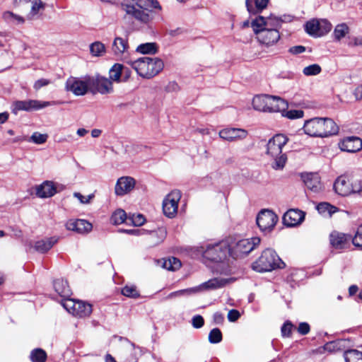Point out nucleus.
Masks as SVG:
<instances>
[{"label": "nucleus", "instance_id": "1", "mask_svg": "<svg viewBox=\"0 0 362 362\" xmlns=\"http://www.w3.org/2000/svg\"><path fill=\"white\" fill-rule=\"evenodd\" d=\"M285 22L282 18L274 15L264 17L258 16L251 21V27L257 42L269 47L275 45L281 38L280 29Z\"/></svg>", "mask_w": 362, "mask_h": 362}, {"label": "nucleus", "instance_id": "2", "mask_svg": "<svg viewBox=\"0 0 362 362\" xmlns=\"http://www.w3.org/2000/svg\"><path fill=\"white\" fill-rule=\"evenodd\" d=\"M120 8L124 12V18L148 24L153 20L152 9L161 11L157 0H123Z\"/></svg>", "mask_w": 362, "mask_h": 362}, {"label": "nucleus", "instance_id": "3", "mask_svg": "<svg viewBox=\"0 0 362 362\" xmlns=\"http://www.w3.org/2000/svg\"><path fill=\"white\" fill-rule=\"evenodd\" d=\"M130 64L140 76L146 78L154 77L164 67L163 62L158 57H143L131 62Z\"/></svg>", "mask_w": 362, "mask_h": 362}, {"label": "nucleus", "instance_id": "4", "mask_svg": "<svg viewBox=\"0 0 362 362\" xmlns=\"http://www.w3.org/2000/svg\"><path fill=\"white\" fill-rule=\"evenodd\" d=\"M285 264L276 252L270 248L264 250L261 256L252 264L254 270L258 272H270L276 268L284 267Z\"/></svg>", "mask_w": 362, "mask_h": 362}, {"label": "nucleus", "instance_id": "5", "mask_svg": "<svg viewBox=\"0 0 362 362\" xmlns=\"http://www.w3.org/2000/svg\"><path fill=\"white\" fill-rule=\"evenodd\" d=\"M259 243L260 238L258 237L252 239H243L235 243H229V255L234 259L242 257L250 253Z\"/></svg>", "mask_w": 362, "mask_h": 362}, {"label": "nucleus", "instance_id": "6", "mask_svg": "<svg viewBox=\"0 0 362 362\" xmlns=\"http://www.w3.org/2000/svg\"><path fill=\"white\" fill-rule=\"evenodd\" d=\"M229 243L223 241L214 245L208 246L203 253L204 258L212 262H222L229 255Z\"/></svg>", "mask_w": 362, "mask_h": 362}, {"label": "nucleus", "instance_id": "7", "mask_svg": "<svg viewBox=\"0 0 362 362\" xmlns=\"http://www.w3.org/2000/svg\"><path fill=\"white\" fill-rule=\"evenodd\" d=\"M89 79L90 76H86L83 79L71 76L66 81L65 88L75 95H84L89 89L90 90Z\"/></svg>", "mask_w": 362, "mask_h": 362}, {"label": "nucleus", "instance_id": "8", "mask_svg": "<svg viewBox=\"0 0 362 362\" xmlns=\"http://www.w3.org/2000/svg\"><path fill=\"white\" fill-rule=\"evenodd\" d=\"M62 305L68 312L79 317L88 316L92 312L91 305L81 300L67 298L64 300Z\"/></svg>", "mask_w": 362, "mask_h": 362}, {"label": "nucleus", "instance_id": "9", "mask_svg": "<svg viewBox=\"0 0 362 362\" xmlns=\"http://www.w3.org/2000/svg\"><path fill=\"white\" fill-rule=\"evenodd\" d=\"M331 29L332 24L326 19H313L308 21L305 25L306 33L314 37L323 36Z\"/></svg>", "mask_w": 362, "mask_h": 362}, {"label": "nucleus", "instance_id": "10", "mask_svg": "<svg viewBox=\"0 0 362 362\" xmlns=\"http://www.w3.org/2000/svg\"><path fill=\"white\" fill-rule=\"evenodd\" d=\"M56 101H40L37 100H18L13 104V112L24 110L27 112L40 110L48 106L54 105Z\"/></svg>", "mask_w": 362, "mask_h": 362}, {"label": "nucleus", "instance_id": "11", "mask_svg": "<svg viewBox=\"0 0 362 362\" xmlns=\"http://www.w3.org/2000/svg\"><path fill=\"white\" fill-rule=\"evenodd\" d=\"M180 198L181 192L179 190H173L165 197L163 202V210L166 216L173 218L177 214Z\"/></svg>", "mask_w": 362, "mask_h": 362}, {"label": "nucleus", "instance_id": "12", "mask_svg": "<svg viewBox=\"0 0 362 362\" xmlns=\"http://www.w3.org/2000/svg\"><path fill=\"white\" fill-rule=\"evenodd\" d=\"M90 91L93 93L98 92L103 95L110 94L113 93L114 88L112 82L107 78L96 76L90 77Z\"/></svg>", "mask_w": 362, "mask_h": 362}, {"label": "nucleus", "instance_id": "13", "mask_svg": "<svg viewBox=\"0 0 362 362\" xmlns=\"http://www.w3.org/2000/svg\"><path fill=\"white\" fill-rule=\"evenodd\" d=\"M277 221V216L269 209L261 211L257 217V224L262 231L271 230Z\"/></svg>", "mask_w": 362, "mask_h": 362}, {"label": "nucleus", "instance_id": "14", "mask_svg": "<svg viewBox=\"0 0 362 362\" xmlns=\"http://www.w3.org/2000/svg\"><path fill=\"white\" fill-rule=\"evenodd\" d=\"M288 138L284 134H276L267 143V153L277 156L282 153V147L287 143Z\"/></svg>", "mask_w": 362, "mask_h": 362}, {"label": "nucleus", "instance_id": "15", "mask_svg": "<svg viewBox=\"0 0 362 362\" xmlns=\"http://www.w3.org/2000/svg\"><path fill=\"white\" fill-rule=\"evenodd\" d=\"M135 180L129 176L119 177L115 187V192L117 196H124L129 193L135 187Z\"/></svg>", "mask_w": 362, "mask_h": 362}, {"label": "nucleus", "instance_id": "16", "mask_svg": "<svg viewBox=\"0 0 362 362\" xmlns=\"http://www.w3.org/2000/svg\"><path fill=\"white\" fill-rule=\"evenodd\" d=\"M219 136L228 141L242 140L247 136V132L240 128H226L218 133Z\"/></svg>", "mask_w": 362, "mask_h": 362}, {"label": "nucleus", "instance_id": "17", "mask_svg": "<svg viewBox=\"0 0 362 362\" xmlns=\"http://www.w3.org/2000/svg\"><path fill=\"white\" fill-rule=\"evenodd\" d=\"M236 280L235 278H223V277H217L209 279V281L203 283L197 288L201 290H215L218 288H223Z\"/></svg>", "mask_w": 362, "mask_h": 362}, {"label": "nucleus", "instance_id": "18", "mask_svg": "<svg viewBox=\"0 0 362 362\" xmlns=\"http://www.w3.org/2000/svg\"><path fill=\"white\" fill-rule=\"evenodd\" d=\"M305 218L304 213L298 209H290L283 216L284 223L287 226H296L300 224Z\"/></svg>", "mask_w": 362, "mask_h": 362}, {"label": "nucleus", "instance_id": "19", "mask_svg": "<svg viewBox=\"0 0 362 362\" xmlns=\"http://www.w3.org/2000/svg\"><path fill=\"white\" fill-rule=\"evenodd\" d=\"M267 112H279L285 111L288 108V103L283 98L277 96L269 95L267 99Z\"/></svg>", "mask_w": 362, "mask_h": 362}, {"label": "nucleus", "instance_id": "20", "mask_svg": "<svg viewBox=\"0 0 362 362\" xmlns=\"http://www.w3.org/2000/svg\"><path fill=\"white\" fill-rule=\"evenodd\" d=\"M351 236L338 232H333L330 235V243L337 250L347 248L350 245Z\"/></svg>", "mask_w": 362, "mask_h": 362}, {"label": "nucleus", "instance_id": "21", "mask_svg": "<svg viewBox=\"0 0 362 362\" xmlns=\"http://www.w3.org/2000/svg\"><path fill=\"white\" fill-rule=\"evenodd\" d=\"M341 151L356 153L362 149V140L357 136H350L344 139L340 144Z\"/></svg>", "mask_w": 362, "mask_h": 362}, {"label": "nucleus", "instance_id": "22", "mask_svg": "<svg viewBox=\"0 0 362 362\" xmlns=\"http://www.w3.org/2000/svg\"><path fill=\"white\" fill-rule=\"evenodd\" d=\"M92 224L84 219L69 220L66 223V228L69 230L78 233H88L92 230Z\"/></svg>", "mask_w": 362, "mask_h": 362}, {"label": "nucleus", "instance_id": "23", "mask_svg": "<svg viewBox=\"0 0 362 362\" xmlns=\"http://www.w3.org/2000/svg\"><path fill=\"white\" fill-rule=\"evenodd\" d=\"M322 118L315 117L305 121L303 129L306 134L311 136L321 137Z\"/></svg>", "mask_w": 362, "mask_h": 362}, {"label": "nucleus", "instance_id": "24", "mask_svg": "<svg viewBox=\"0 0 362 362\" xmlns=\"http://www.w3.org/2000/svg\"><path fill=\"white\" fill-rule=\"evenodd\" d=\"M111 49L115 57L122 58L128 52L129 43L127 39L121 37H115L112 42Z\"/></svg>", "mask_w": 362, "mask_h": 362}, {"label": "nucleus", "instance_id": "25", "mask_svg": "<svg viewBox=\"0 0 362 362\" xmlns=\"http://www.w3.org/2000/svg\"><path fill=\"white\" fill-rule=\"evenodd\" d=\"M57 193V188L52 181H45L36 187V195L40 198H48Z\"/></svg>", "mask_w": 362, "mask_h": 362}, {"label": "nucleus", "instance_id": "26", "mask_svg": "<svg viewBox=\"0 0 362 362\" xmlns=\"http://www.w3.org/2000/svg\"><path fill=\"white\" fill-rule=\"evenodd\" d=\"M303 181L306 187L313 192L321 189V183L317 174L305 173L302 175Z\"/></svg>", "mask_w": 362, "mask_h": 362}, {"label": "nucleus", "instance_id": "27", "mask_svg": "<svg viewBox=\"0 0 362 362\" xmlns=\"http://www.w3.org/2000/svg\"><path fill=\"white\" fill-rule=\"evenodd\" d=\"M321 137H327L338 133L339 127L337 124L329 118H322Z\"/></svg>", "mask_w": 362, "mask_h": 362}, {"label": "nucleus", "instance_id": "28", "mask_svg": "<svg viewBox=\"0 0 362 362\" xmlns=\"http://www.w3.org/2000/svg\"><path fill=\"white\" fill-rule=\"evenodd\" d=\"M269 0H246L247 10L251 14L261 13L267 7Z\"/></svg>", "mask_w": 362, "mask_h": 362}, {"label": "nucleus", "instance_id": "29", "mask_svg": "<svg viewBox=\"0 0 362 362\" xmlns=\"http://www.w3.org/2000/svg\"><path fill=\"white\" fill-rule=\"evenodd\" d=\"M334 188L336 192L341 196H347L351 194L350 182L345 177H339L334 184Z\"/></svg>", "mask_w": 362, "mask_h": 362}, {"label": "nucleus", "instance_id": "30", "mask_svg": "<svg viewBox=\"0 0 362 362\" xmlns=\"http://www.w3.org/2000/svg\"><path fill=\"white\" fill-rule=\"evenodd\" d=\"M54 288L64 300L69 298L71 295V291L67 281L63 279H59L54 281Z\"/></svg>", "mask_w": 362, "mask_h": 362}, {"label": "nucleus", "instance_id": "31", "mask_svg": "<svg viewBox=\"0 0 362 362\" xmlns=\"http://www.w3.org/2000/svg\"><path fill=\"white\" fill-rule=\"evenodd\" d=\"M57 242L54 237L36 241L34 245L35 250L40 253H45L49 251L53 245Z\"/></svg>", "mask_w": 362, "mask_h": 362}, {"label": "nucleus", "instance_id": "32", "mask_svg": "<svg viewBox=\"0 0 362 362\" xmlns=\"http://www.w3.org/2000/svg\"><path fill=\"white\" fill-rule=\"evenodd\" d=\"M124 70V66L121 64H115L109 71V79L112 82L119 83L122 81L121 77Z\"/></svg>", "mask_w": 362, "mask_h": 362}, {"label": "nucleus", "instance_id": "33", "mask_svg": "<svg viewBox=\"0 0 362 362\" xmlns=\"http://www.w3.org/2000/svg\"><path fill=\"white\" fill-rule=\"evenodd\" d=\"M136 51L143 54H154L158 52V47L156 42H146L139 45Z\"/></svg>", "mask_w": 362, "mask_h": 362}, {"label": "nucleus", "instance_id": "34", "mask_svg": "<svg viewBox=\"0 0 362 362\" xmlns=\"http://www.w3.org/2000/svg\"><path fill=\"white\" fill-rule=\"evenodd\" d=\"M268 95H257L252 100V106L255 110L267 112Z\"/></svg>", "mask_w": 362, "mask_h": 362}, {"label": "nucleus", "instance_id": "35", "mask_svg": "<svg viewBox=\"0 0 362 362\" xmlns=\"http://www.w3.org/2000/svg\"><path fill=\"white\" fill-rule=\"evenodd\" d=\"M317 211L325 216H331L334 214L337 209L334 206L331 205L327 202H321L316 207Z\"/></svg>", "mask_w": 362, "mask_h": 362}, {"label": "nucleus", "instance_id": "36", "mask_svg": "<svg viewBox=\"0 0 362 362\" xmlns=\"http://www.w3.org/2000/svg\"><path fill=\"white\" fill-rule=\"evenodd\" d=\"M181 267V262L176 257L162 259V267L168 270L175 271Z\"/></svg>", "mask_w": 362, "mask_h": 362}, {"label": "nucleus", "instance_id": "37", "mask_svg": "<svg viewBox=\"0 0 362 362\" xmlns=\"http://www.w3.org/2000/svg\"><path fill=\"white\" fill-rule=\"evenodd\" d=\"M344 356L346 362H362V352L356 349L346 351Z\"/></svg>", "mask_w": 362, "mask_h": 362}, {"label": "nucleus", "instance_id": "38", "mask_svg": "<svg viewBox=\"0 0 362 362\" xmlns=\"http://www.w3.org/2000/svg\"><path fill=\"white\" fill-rule=\"evenodd\" d=\"M90 52L94 57H101L105 53L106 48L103 43L96 41L90 45Z\"/></svg>", "mask_w": 362, "mask_h": 362}, {"label": "nucleus", "instance_id": "39", "mask_svg": "<svg viewBox=\"0 0 362 362\" xmlns=\"http://www.w3.org/2000/svg\"><path fill=\"white\" fill-rule=\"evenodd\" d=\"M349 32V28L345 23L337 25L334 30V36L336 40H341Z\"/></svg>", "mask_w": 362, "mask_h": 362}, {"label": "nucleus", "instance_id": "40", "mask_svg": "<svg viewBox=\"0 0 362 362\" xmlns=\"http://www.w3.org/2000/svg\"><path fill=\"white\" fill-rule=\"evenodd\" d=\"M127 219L126 212L122 209L116 210L111 216V221L115 225L122 224Z\"/></svg>", "mask_w": 362, "mask_h": 362}, {"label": "nucleus", "instance_id": "41", "mask_svg": "<svg viewBox=\"0 0 362 362\" xmlns=\"http://www.w3.org/2000/svg\"><path fill=\"white\" fill-rule=\"evenodd\" d=\"M2 17L4 20L8 23L17 22L18 24H23L25 22V20L22 16L15 14L11 11L4 12Z\"/></svg>", "mask_w": 362, "mask_h": 362}, {"label": "nucleus", "instance_id": "42", "mask_svg": "<svg viewBox=\"0 0 362 362\" xmlns=\"http://www.w3.org/2000/svg\"><path fill=\"white\" fill-rule=\"evenodd\" d=\"M199 291V288H194V287L182 289V290H179V291L170 293L168 296L167 298H172L179 297V296H189V295L196 293Z\"/></svg>", "mask_w": 362, "mask_h": 362}, {"label": "nucleus", "instance_id": "43", "mask_svg": "<svg viewBox=\"0 0 362 362\" xmlns=\"http://www.w3.org/2000/svg\"><path fill=\"white\" fill-rule=\"evenodd\" d=\"M47 354L41 349H34L30 354V359L33 362H45Z\"/></svg>", "mask_w": 362, "mask_h": 362}, {"label": "nucleus", "instance_id": "44", "mask_svg": "<svg viewBox=\"0 0 362 362\" xmlns=\"http://www.w3.org/2000/svg\"><path fill=\"white\" fill-rule=\"evenodd\" d=\"M274 158V162L272 163V167L274 170H281L285 166L287 158L285 154L282 153L277 156H272Z\"/></svg>", "mask_w": 362, "mask_h": 362}, {"label": "nucleus", "instance_id": "45", "mask_svg": "<svg viewBox=\"0 0 362 362\" xmlns=\"http://www.w3.org/2000/svg\"><path fill=\"white\" fill-rule=\"evenodd\" d=\"M122 295L129 298H137L139 296V293L136 289V287L134 285H126L122 289Z\"/></svg>", "mask_w": 362, "mask_h": 362}, {"label": "nucleus", "instance_id": "46", "mask_svg": "<svg viewBox=\"0 0 362 362\" xmlns=\"http://www.w3.org/2000/svg\"><path fill=\"white\" fill-rule=\"evenodd\" d=\"M322 71L321 66L317 64H313L305 66L303 69V73L305 76H316Z\"/></svg>", "mask_w": 362, "mask_h": 362}, {"label": "nucleus", "instance_id": "47", "mask_svg": "<svg viewBox=\"0 0 362 362\" xmlns=\"http://www.w3.org/2000/svg\"><path fill=\"white\" fill-rule=\"evenodd\" d=\"M29 1L32 4L30 12V15L32 16L37 15L40 10L45 8V4L42 0H29Z\"/></svg>", "mask_w": 362, "mask_h": 362}, {"label": "nucleus", "instance_id": "48", "mask_svg": "<svg viewBox=\"0 0 362 362\" xmlns=\"http://www.w3.org/2000/svg\"><path fill=\"white\" fill-rule=\"evenodd\" d=\"M222 340V333L218 328H214L209 334V341L211 344L219 343Z\"/></svg>", "mask_w": 362, "mask_h": 362}, {"label": "nucleus", "instance_id": "49", "mask_svg": "<svg viewBox=\"0 0 362 362\" xmlns=\"http://www.w3.org/2000/svg\"><path fill=\"white\" fill-rule=\"evenodd\" d=\"M48 135L46 134H40L39 132H34L29 139V141H32L37 144H42L47 140Z\"/></svg>", "mask_w": 362, "mask_h": 362}, {"label": "nucleus", "instance_id": "50", "mask_svg": "<svg viewBox=\"0 0 362 362\" xmlns=\"http://www.w3.org/2000/svg\"><path fill=\"white\" fill-rule=\"evenodd\" d=\"M127 222L132 223L134 226H139L144 223L145 218L142 214H133L128 217Z\"/></svg>", "mask_w": 362, "mask_h": 362}, {"label": "nucleus", "instance_id": "51", "mask_svg": "<svg viewBox=\"0 0 362 362\" xmlns=\"http://www.w3.org/2000/svg\"><path fill=\"white\" fill-rule=\"evenodd\" d=\"M351 185V193H358L362 192V180L358 178L352 179L350 182Z\"/></svg>", "mask_w": 362, "mask_h": 362}, {"label": "nucleus", "instance_id": "52", "mask_svg": "<svg viewBox=\"0 0 362 362\" xmlns=\"http://www.w3.org/2000/svg\"><path fill=\"white\" fill-rule=\"evenodd\" d=\"M304 112L300 110H291L287 111L285 114H283V116L286 117L288 119H298L303 117Z\"/></svg>", "mask_w": 362, "mask_h": 362}, {"label": "nucleus", "instance_id": "53", "mask_svg": "<svg viewBox=\"0 0 362 362\" xmlns=\"http://www.w3.org/2000/svg\"><path fill=\"white\" fill-rule=\"evenodd\" d=\"M351 240L355 246L362 247V224L358 227L355 237L351 238Z\"/></svg>", "mask_w": 362, "mask_h": 362}, {"label": "nucleus", "instance_id": "54", "mask_svg": "<svg viewBox=\"0 0 362 362\" xmlns=\"http://www.w3.org/2000/svg\"><path fill=\"white\" fill-rule=\"evenodd\" d=\"M52 83V81L48 78H40L37 80L33 85V88L35 90H40L41 88L47 86Z\"/></svg>", "mask_w": 362, "mask_h": 362}, {"label": "nucleus", "instance_id": "55", "mask_svg": "<svg viewBox=\"0 0 362 362\" xmlns=\"http://www.w3.org/2000/svg\"><path fill=\"white\" fill-rule=\"evenodd\" d=\"M74 197L78 199L81 204H89L90 202L91 199H93V198L94 197V195L91 194L87 197H85L79 192H74Z\"/></svg>", "mask_w": 362, "mask_h": 362}, {"label": "nucleus", "instance_id": "56", "mask_svg": "<svg viewBox=\"0 0 362 362\" xmlns=\"http://www.w3.org/2000/svg\"><path fill=\"white\" fill-rule=\"evenodd\" d=\"M192 324L194 328L199 329L203 327L204 320L202 316L197 315L192 317Z\"/></svg>", "mask_w": 362, "mask_h": 362}, {"label": "nucleus", "instance_id": "57", "mask_svg": "<svg viewBox=\"0 0 362 362\" xmlns=\"http://www.w3.org/2000/svg\"><path fill=\"white\" fill-rule=\"evenodd\" d=\"M293 325L289 321L286 322L281 327V334L283 337H289L291 333Z\"/></svg>", "mask_w": 362, "mask_h": 362}, {"label": "nucleus", "instance_id": "58", "mask_svg": "<svg viewBox=\"0 0 362 362\" xmlns=\"http://www.w3.org/2000/svg\"><path fill=\"white\" fill-rule=\"evenodd\" d=\"M348 45L349 47H362V37L357 36L349 38Z\"/></svg>", "mask_w": 362, "mask_h": 362}, {"label": "nucleus", "instance_id": "59", "mask_svg": "<svg viewBox=\"0 0 362 362\" xmlns=\"http://www.w3.org/2000/svg\"><path fill=\"white\" fill-rule=\"evenodd\" d=\"M310 329V325L307 322H300L298 327V332L302 335L307 334Z\"/></svg>", "mask_w": 362, "mask_h": 362}, {"label": "nucleus", "instance_id": "60", "mask_svg": "<svg viewBox=\"0 0 362 362\" xmlns=\"http://www.w3.org/2000/svg\"><path fill=\"white\" fill-rule=\"evenodd\" d=\"M305 47L303 45H296L289 48L288 52L292 54H298L305 51Z\"/></svg>", "mask_w": 362, "mask_h": 362}, {"label": "nucleus", "instance_id": "61", "mask_svg": "<svg viewBox=\"0 0 362 362\" xmlns=\"http://www.w3.org/2000/svg\"><path fill=\"white\" fill-rule=\"evenodd\" d=\"M240 317V313L236 310H230L228 313V319L230 322H235Z\"/></svg>", "mask_w": 362, "mask_h": 362}, {"label": "nucleus", "instance_id": "62", "mask_svg": "<svg viewBox=\"0 0 362 362\" xmlns=\"http://www.w3.org/2000/svg\"><path fill=\"white\" fill-rule=\"evenodd\" d=\"M353 94L356 100H362V84L358 85L355 88Z\"/></svg>", "mask_w": 362, "mask_h": 362}, {"label": "nucleus", "instance_id": "63", "mask_svg": "<svg viewBox=\"0 0 362 362\" xmlns=\"http://www.w3.org/2000/svg\"><path fill=\"white\" fill-rule=\"evenodd\" d=\"M213 319L216 324H221L224 320V317L220 313H215L214 314Z\"/></svg>", "mask_w": 362, "mask_h": 362}, {"label": "nucleus", "instance_id": "64", "mask_svg": "<svg viewBox=\"0 0 362 362\" xmlns=\"http://www.w3.org/2000/svg\"><path fill=\"white\" fill-rule=\"evenodd\" d=\"M130 74H131V71H129V69L127 67H124V70L122 73L123 79L122 80V81H127L129 79V78L130 77Z\"/></svg>", "mask_w": 362, "mask_h": 362}]
</instances>
